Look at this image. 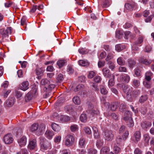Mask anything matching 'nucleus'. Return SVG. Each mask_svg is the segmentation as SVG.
Masks as SVG:
<instances>
[{
  "label": "nucleus",
  "mask_w": 154,
  "mask_h": 154,
  "mask_svg": "<svg viewBox=\"0 0 154 154\" xmlns=\"http://www.w3.org/2000/svg\"><path fill=\"white\" fill-rule=\"evenodd\" d=\"M41 149L42 151H45L50 149L51 148V144L50 142L43 137L39 138Z\"/></svg>",
  "instance_id": "f257e3e1"
},
{
  "label": "nucleus",
  "mask_w": 154,
  "mask_h": 154,
  "mask_svg": "<svg viewBox=\"0 0 154 154\" xmlns=\"http://www.w3.org/2000/svg\"><path fill=\"white\" fill-rule=\"evenodd\" d=\"M88 109L87 110V112L88 114L90 115L89 116L90 117L93 116L96 114L98 115L99 113V112L98 110H94L93 109L94 106L91 103L88 102Z\"/></svg>",
  "instance_id": "f03ea898"
},
{
  "label": "nucleus",
  "mask_w": 154,
  "mask_h": 154,
  "mask_svg": "<svg viewBox=\"0 0 154 154\" xmlns=\"http://www.w3.org/2000/svg\"><path fill=\"white\" fill-rule=\"evenodd\" d=\"M74 138L72 135H67L65 138V145L67 147L72 146L74 142Z\"/></svg>",
  "instance_id": "7ed1b4c3"
},
{
  "label": "nucleus",
  "mask_w": 154,
  "mask_h": 154,
  "mask_svg": "<svg viewBox=\"0 0 154 154\" xmlns=\"http://www.w3.org/2000/svg\"><path fill=\"white\" fill-rule=\"evenodd\" d=\"M12 32V29L11 27H7L6 29H0V33L3 37L8 36L9 34H11Z\"/></svg>",
  "instance_id": "20e7f679"
},
{
  "label": "nucleus",
  "mask_w": 154,
  "mask_h": 154,
  "mask_svg": "<svg viewBox=\"0 0 154 154\" xmlns=\"http://www.w3.org/2000/svg\"><path fill=\"white\" fill-rule=\"evenodd\" d=\"M114 135L112 131L110 130H106L104 132V137L105 140L107 141L112 140Z\"/></svg>",
  "instance_id": "39448f33"
},
{
  "label": "nucleus",
  "mask_w": 154,
  "mask_h": 154,
  "mask_svg": "<svg viewBox=\"0 0 154 154\" xmlns=\"http://www.w3.org/2000/svg\"><path fill=\"white\" fill-rule=\"evenodd\" d=\"M44 70L42 67H38L36 66V68L35 70V74L37 75V78L38 79H40L42 77L43 75Z\"/></svg>",
  "instance_id": "423d86ee"
},
{
  "label": "nucleus",
  "mask_w": 154,
  "mask_h": 154,
  "mask_svg": "<svg viewBox=\"0 0 154 154\" xmlns=\"http://www.w3.org/2000/svg\"><path fill=\"white\" fill-rule=\"evenodd\" d=\"M125 6L127 10L131 11L137 8V5L134 2H132L125 4Z\"/></svg>",
  "instance_id": "0eeeda50"
},
{
  "label": "nucleus",
  "mask_w": 154,
  "mask_h": 154,
  "mask_svg": "<svg viewBox=\"0 0 154 154\" xmlns=\"http://www.w3.org/2000/svg\"><path fill=\"white\" fill-rule=\"evenodd\" d=\"M3 140L5 144H9L12 143L13 139L12 135L8 134L5 135L3 138Z\"/></svg>",
  "instance_id": "6e6552de"
},
{
  "label": "nucleus",
  "mask_w": 154,
  "mask_h": 154,
  "mask_svg": "<svg viewBox=\"0 0 154 154\" xmlns=\"http://www.w3.org/2000/svg\"><path fill=\"white\" fill-rule=\"evenodd\" d=\"M15 100V99L14 97L9 98L5 102V105L7 107H11L14 104Z\"/></svg>",
  "instance_id": "1a4fd4ad"
},
{
  "label": "nucleus",
  "mask_w": 154,
  "mask_h": 154,
  "mask_svg": "<svg viewBox=\"0 0 154 154\" xmlns=\"http://www.w3.org/2000/svg\"><path fill=\"white\" fill-rule=\"evenodd\" d=\"M125 140L123 138H122L121 136H118L116 139V145L119 146H123L124 144V141Z\"/></svg>",
  "instance_id": "9d476101"
},
{
  "label": "nucleus",
  "mask_w": 154,
  "mask_h": 154,
  "mask_svg": "<svg viewBox=\"0 0 154 154\" xmlns=\"http://www.w3.org/2000/svg\"><path fill=\"white\" fill-rule=\"evenodd\" d=\"M103 75L106 78H109L111 76V73L109 69L106 67L103 68L102 69Z\"/></svg>",
  "instance_id": "9b49d317"
},
{
  "label": "nucleus",
  "mask_w": 154,
  "mask_h": 154,
  "mask_svg": "<svg viewBox=\"0 0 154 154\" xmlns=\"http://www.w3.org/2000/svg\"><path fill=\"white\" fill-rule=\"evenodd\" d=\"M29 84L28 81L23 82L20 86V89L23 91H26L29 88Z\"/></svg>",
  "instance_id": "f8f14e48"
},
{
  "label": "nucleus",
  "mask_w": 154,
  "mask_h": 154,
  "mask_svg": "<svg viewBox=\"0 0 154 154\" xmlns=\"http://www.w3.org/2000/svg\"><path fill=\"white\" fill-rule=\"evenodd\" d=\"M17 141L20 146H24L26 144V138L25 136H23L20 139L18 140Z\"/></svg>",
  "instance_id": "ddd939ff"
},
{
  "label": "nucleus",
  "mask_w": 154,
  "mask_h": 154,
  "mask_svg": "<svg viewBox=\"0 0 154 154\" xmlns=\"http://www.w3.org/2000/svg\"><path fill=\"white\" fill-rule=\"evenodd\" d=\"M123 90L127 95H129V94H131L133 88L127 85L124 86L123 88Z\"/></svg>",
  "instance_id": "4468645a"
},
{
  "label": "nucleus",
  "mask_w": 154,
  "mask_h": 154,
  "mask_svg": "<svg viewBox=\"0 0 154 154\" xmlns=\"http://www.w3.org/2000/svg\"><path fill=\"white\" fill-rule=\"evenodd\" d=\"M152 123L149 122L145 121L143 122L141 125L142 128L144 129H146L148 128L149 127L151 126Z\"/></svg>",
  "instance_id": "2eb2a0df"
},
{
  "label": "nucleus",
  "mask_w": 154,
  "mask_h": 154,
  "mask_svg": "<svg viewBox=\"0 0 154 154\" xmlns=\"http://www.w3.org/2000/svg\"><path fill=\"white\" fill-rule=\"evenodd\" d=\"M67 61L65 60L60 59L57 63L59 68H60L66 65Z\"/></svg>",
  "instance_id": "dca6fc26"
},
{
  "label": "nucleus",
  "mask_w": 154,
  "mask_h": 154,
  "mask_svg": "<svg viewBox=\"0 0 154 154\" xmlns=\"http://www.w3.org/2000/svg\"><path fill=\"white\" fill-rule=\"evenodd\" d=\"M36 146V141L33 140L30 141L28 145V147L31 150L34 149Z\"/></svg>",
  "instance_id": "f3484780"
},
{
  "label": "nucleus",
  "mask_w": 154,
  "mask_h": 154,
  "mask_svg": "<svg viewBox=\"0 0 154 154\" xmlns=\"http://www.w3.org/2000/svg\"><path fill=\"white\" fill-rule=\"evenodd\" d=\"M45 135L47 138L49 140H51L54 134L52 131L47 130L46 131Z\"/></svg>",
  "instance_id": "a211bd4d"
},
{
  "label": "nucleus",
  "mask_w": 154,
  "mask_h": 154,
  "mask_svg": "<svg viewBox=\"0 0 154 154\" xmlns=\"http://www.w3.org/2000/svg\"><path fill=\"white\" fill-rule=\"evenodd\" d=\"M78 63L79 65L87 67L89 65V63L86 60H79L78 61Z\"/></svg>",
  "instance_id": "6ab92c4d"
},
{
  "label": "nucleus",
  "mask_w": 154,
  "mask_h": 154,
  "mask_svg": "<svg viewBox=\"0 0 154 154\" xmlns=\"http://www.w3.org/2000/svg\"><path fill=\"white\" fill-rule=\"evenodd\" d=\"M38 86L36 85H34L33 87L32 88L31 91H29L32 92V94L35 97L38 94Z\"/></svg>",
  "instance_id": "aec40b11"
},
{
  "label": "nucleus",
  "mask_w": 154,
  "mask_h": 154,
  "mask_svg": "<svg viewBox=\"0 0 154 154\" xmlns=\"http://www.w3.org/2000/svg\"><path fill=\"white\" fill-rule=\"evenodd\" d=\"M32 97H35L32 94V92H29L26 95L25 97V100L26 102H28L32 99Z\"/></svg>",
  "instance_id": "412c9836"
},
{
  "label": "nucleus",
  "mask_w": 154,
  "mask_h": 154,
  "mask_svg": "<svg viewBox=\"0 0 154 154\" xmlns=\"http://www.w3.org/2000/svg\"><path fill=\"white\" fill-rule=\"evenodd\" d=\"M119 105V104L118 102H115L112 103L109 106L112 111H114L118 108Z\"/></svg>",
  "instance_id": "4be33fe9"
},
{
  "label": "nucleus",
  "mask_w": 154,
  "mask_h": 154,
  "mask_svg": "<svg viewBox=\"0 0 154 154\" xmlns=\"http://www.w3.org/2000/svg\"><path fill=\"white\" fill-rule=\"evenodd\" d=\"M153 75L152 73L151 72H147L145 74V79L147 81H149L151 79V77Z\"/></svg>",
  "instance_id": "5701e85b"
},
{
  "label": "nucleus",
  "mask_w": 154,
  "mask_h": 154,
  "mask_svg": "<svg viewBox=\"0 0 154 154\" xmlns=\"http://www.w3.org/2000/svg\"><path fill=\"white\" fill-rule=\"evenodd\" d=\"M141 134L140 131H136L134 134V136L137 141L140 140L141 137Z\"/></svg>",
  "instance_id": "b1692460"
},
{
  "label": "nucleus",
  "mask_w": 154,
  "mask_h": 154,
  "mask_svg": "<svg viewBox=\"0 0 154 154\" xmlns=\"http://www.w3.org/2000/svg\"><path fill=\"white\" fill-rule=\"evenodd\" d=\"M139 110V111L143 115L146 114L147 111V108L144 106L140 107Z\"/></svg>",
  "instance_id": "393cba45"
},
{
  "label": "nucleus",
  "mask_w": 154,
  "mask_h": 154,
  "mask_svg": "<svg viewBox=\"0 0 154 154\" xmlns=\"http://www.w3.org/2000/svg\"><path fill=\"white\" fill-rule=\"evenodd\" d=\"M121 78L124 82L127 83L129 82L130 79V76L127 75H122Z\"/></svg>",
  "instance_id": "a878e982"
},
{
  "label": "nucleus",
  "mask_w": 154,
  "mask_h": 154,
  "mask_svg": "<svg viewBox=\"0 0 154 154\" xmlns=\"http://www.w3.org/2000/svg\"><path fill=\"white\" fill-rule=\"evenodd\" d=\"M148 97L146 95H142L140 97L139 101L140 103H142L146 101L148 99Z\"/></svg>",
  "instance_id": "bb28decb"
},
{
  "label": "nucleus",
  "mask_w": 154,
  "mask_h": 154,
  "mask_svg": "<svg viewBox=\"0 0 154 154\" xmlns=\"http://www.w3.org/2000/svg\"><path fill=\"white\" fill-rule=\"evenodd\" d=\"M123 32L121 30H118L116 32V36L117 38H120L123 36Z\"/></svg>",
  "instance_id": "cd10ccee"
},
{
  "label": "nucleus",
  "mask_w": 154,
  "mask_h": 154,
  "mask_svg": "<svg viewBox=\"0 0 154 154\" xmlns=\"http://www.w3.org/2000/svg\"><path fill=\"white\" fill-rule=\"evenodd\" d=\"M51 128L52 129L55 131H58L60 129V126L57 124L54 123L51 125Z\"/></svg>",
  "instance_id": "c85d7f7f"
},
{
  "label": "nucleus",
  "mask_w": 154,
  "mask_h": 154,
  "mask_svg": "<svg viewBox=\"0 0 154 154\" xmlns=\"http://www.w3.org/2000/svg\"><path fill=\"white\" fill-rule=\"evenodd\" d=\"M97 150L93 148H89L87 150L88 154H97Z\"/></svg>",
  "instance_id": "c756f323"
},
{
  "label": "nucleus",
  "mask_w": 154,
  "mask_h": 154,
  "mask_svg": "<svg viewBox=\"0 0 154 154\" xmlns=\"http://www.w3.org/2000/svg\"><path fill=\"white\" fill-rule=\"evenodd\" d=\"M73 101L76 105H79L81 103V100L77 96L74 97L72 99Z\"/></svg>",
  "instance_id": "7c9ffc66"
},
{
  "label": "nucleus",
  "mask_w": 154,
  "mask_h": 154,
  "mask_svg": "<svg viewBox=\"0 0 154 154\" xmlns=\"http://www.w3.org/2000/svg\"><path fill=\"white\" fill-rule=\"evenodd\" d=\"M132 85L135 88H137L140 85V83L139 80L134 79L132 81Z\"/></svg>",
  "instance_id": "2f4dec72"
},
{
  "label": "nucleus",
  "mask_w": 154,
  "mask_h": 154,
  "mask_svg": "<svg viewBox=\"0 0 154 154\" xmlns=\"http://www.w3.org/2000/svg\"><path fill=\"white\" fill-rule=\"evenodd\" d=\"M92 129L94 132V138H98L99 137V134L97 128L95 127H93Z\"/></svg>",
  "instance_id": "473e14b6"
},
{
  "label": "nucleus",
  "mask_w": 154,
  "mask_h": 154,
  "mask_svg": "<svg viewBox=\"0 0 154 154\" xmlns=\"http://www.w3.org/2000/svg\"><path fill=\"white\" fill-rule=\"evenodd\" d=\"M100 93L101 94L105 95L108 93V91L105 86L103 85L102 86H100Z\"/></svg>",
  "instance_id": "72a5a7b5"
},
{
  "label": "nucleus",
  "mask_w": 154,
  "mask_h": 154,
  "mask_svg": "<svg viewBox=\"0 0 154 154\" xmlns=\"http://www.w3.org/2000/svg\"><path fill=\"white\" fill-rule=\"evenodd\" d=\"M109 150L107 147H103L100 150V154H108Z\"/></svg>",
  "instance_id": "f704fd0d"
},
{
  "label": "nucleus",
  "mask_w": 154,
  "mask_h": 154,
  "mask_svg": "<svg viewBox=\"0 0 154 154\" xmlns=\"http://www.w3.org/2000/svg\"><path fill=\"white\" fill-rule=\"evenodd\" d=\"M128 63L129 67L133 68L135 65L136 63L134 60L130 59L128 60Z\"/></svg>",
  "instance_id": "c9c22d12"
},
{
  "label": "nucleus",
  "mask_w": 154,
  "mask_h": 154,
  "mask_svg": "<svg viewBox=\"0 0 154 154\" xmlns=\"http://www.w3.org/2000/svg\"><path fill=\"white\" fill-rule=\"evenodd\" d=\"M60 120L63 122H67L70 120V118L69 116H62L60 118Z\"/></svg>",
  "instance_id": "e433bc0d"
},
{
  "label": "nucleus",
  "mask_w": 154,
  "mask_h": 154,
  "mask_svg": "<svg viewBox=\"0 0 154 154\" xmlns=\"http://www.w3.org/2000/svg\"><path fill=\"white\" fill-rule=\"evenodd\" d=\"M107 64L109 68L112 70H113L115 67V64L111 61H109L107 63Z\"/></svg>",
  "instance_id": "4c0bfd02"
},
{
  "label": "nucleus",
  "mask_w": 154,
  "mask_h": 154,
  "mask_svg": "<svg viewBox=\"0 0 154 154\" xmlns=\"http://www.w3.org/2000/svg\"><path fill=\"white\" fill-rule=\"evenodd\" d=\"M50 82L46 79H44L42 80L41 84L42 85H48L50 84Z\"/></svg>",
  "instance_id": "58836bf2"
},
{
  "label": "nucleus",
  "mask_w": 154,
  "mask_h": 154,
  "mask_svg": "<svg viewBox=\"0 0 154 154\" xmlns=\"http://www.w3.org/2000/svg\"><path fill=\"white\" fill-rule=\"evenodd\" d=\"M87 117L86 114H82L80 117V120L82 122H85L87 121Z\"/></svg>",
  "instance_id": "ea45409f"
},
{
  "label": "nucleus",
  "mask_w": 154,
  "mask_h": 154,
  "mask_svg": "<svg viewBox=\"0 0 154 154\" xmlns=\"http://www.w3.org/2000/svg\"><path fill=\"white\" fill-rule=\"evenodd\" d=\"M57 82H62L63 79V74L60 73L57 75L56 78Z\"/></svg>",
  "instance_id": "a19ab883"
},
{
  "label": "nucleus",
  "mask_w": 154,
  "mask_h": 154,
  "mask_svg": "<svg viewBox=\"0 0 154 154\" xmlns=\"http://www.w3.org/2000/svg\"><path fill=\"white\" fill-rule=\"evenodd\" d=\"M152 60H148L146 59H143L140 60V62L143 64L146 65H148L152 63Z\"/></svg>",
  "instance_id": "79ce46f5"
},
{
  "label": "nucleus",
  "mask_w": 154,
  "mask_h": 154,
  "mask_svg": "<svg viewBox=\"0 0 154 154\" xmlns=\"http://www.w3.org/2000/svg\"><path fill=\"white\" fill-rule=\"evenodd\" d=\"M85 143V140L83 138H81L79 142V145L80 147H83Z\"/></svg>",
  "instance_id": "37998d69"
},
{
  "label": "nucleus",
  "mask_w": 154,
  "mask_h": 154,
  "mask_svg": "<svg viewBox=\"0 0 154 154\" xmlns=\"http://www.w3.org/2000/svg\"><path fill=\"white\" fill-rule=\"evenodd\" d=\"M114 151L115 153L117 154L120 152V148L118 145L115 143L113 148Z\"/></svg>",
  "instance_id": "c03bdc74"
},
{
  "label": "nucleus",
  "mask_w": 154,
  "mask_h": 154,
  "mask_svg": "<svg viewBox=\"0 0 154 154\" xmlns=\"http://www.w3.org/2000/svg\"><path fill=\"white\" fill-rule=\"evenodd\" d=\"M126 108V105L125 103H122L121 104L119 107V110L120 112H123L125 110Z\"/></svg>",
  "instance_id": "a18cd8bd"
},
{
  "label": "nucleus",
  "mask_w": 154,
  "mask_h": 154,
  "mask_svg": "<svg viewBox=\"0 0 154 154\" xmlns=\"http://www.w3.org/2000/svg\"><path fill=\"white\" fill-rule=\"evenodd\" d=\"M114 75L112 76V78L110 79L108 82V86H113L114 84Z\"/></svg>",
  "instance_id": "49530a36"
},
{
  "label": "nucleus",
  "mask_w": 154,
  "mask_h": 154,
  "mask_svg": "<svg viewBox=\"0 0 154 154\" xmlns=\"http://www.w3.org/2000/svg\"><path fill=\"white\" fill-rule=\"evenodd\" d=\"M38 128V125L37 124H34L31 126V130L32 131H36Z\"/></svg>",
  "instance_id": "de8ad7c7"
},
{
  "label": "nucleus",
  "mask_w": 154,
  "mask_h": 154,
  "mask_svg": "<svg viewBox=\"0 0 154 154\" xmlns=\"http://www.w3.org/2000/svg\"><path fill=\"white\" fill-rule=\"evenodd\" d=\"M78 51L82 54H86L88 52V51L87 49H79Z\"/></svg>",
  "instance_id": "09e8293b"
},
{
  "label": "nucleus",
  "mask_w": 154,
  "mask_h": 154,
  "mask_svg": "<svg viewBox=\"0 0 154 154\" xmlns=\"http://www.w3.org/2000/svg\"><path fill=\"white\" fill-rule=\"evenodd\" d=\"M55 87V85L54 84H50L48 86L47 88L45 87L44 90V91H46L47 90H51L54 89Z\"/></svg>",
  "instance_id": "8fccbe9b"
},
{
  "label": "nucleus",
  "mask_w": 154,
  "mask_h": 154,
  "mask_svg": "<svg viewBox=\"0 0 154 154\" xmlns=\"http://www.w3.org/2000/svg\"><path fill=\"white\" fill-rule=\"evenodd\" d=\"M70 128L71 131L72 132H74L78 130V127L77 125H71Z\"/></svg>",
  "instance_id": "3c124183"
},
{
  "label": "nucleus",
  "mask_w": 154,
  "mask_h": 154,
  "mask_svg": "<svg viewBox=\"0 0 154 154\" xmlns=\"http://www.w3.org/2000/svg\"><path fill=\"white\" fill-rule=\"evenodd\" d=\"M96 75L95 73L93 71H90L88 72V77L89 79H92Z\"/></svg>",
  "instance_id": "603ef678"
},
{
  "label": "nucleus",
  "mask_w": 154,
  "mask_h": 154,
  "mask_svg": "<svg viewBox=\"0 0 154 154\" xmlns=\"http://www.w3.org/2000/svg\"><path fill=\"white\" fill-rule=\"evenodd\" d=\"M144 85L147 88H150L151 87V83L149 81H144L143 83Z\"/></svg>",
  "instance_id": "864d4df0"
},
{
  "label": "nucleus",
  "mask_w": 154,
  "mask_h": 154,
  "mask_svg": "<svg viewBox=\"0 0 154 154\" xmlns=\"http://www.w3.org/2000/svg\"><path fill=\"white\" fill-rule=\"evenodd\" d=\"M84 86L82 84H79L74 89V91L75 92L81 90V89H83L84 88Z\"/></svg>",
  "instance_id": "5fc2aeb1"
},
{
  "label": "nucleus",
  "mask_w": 154,
  "mask_h": 154,
  "mask_svg": "<svg viewBox=\"0 0 154 154\" xmlns=\"http://www.w3.org/2000/svg\"><path fill=\"white\" fill-rule=\"evenodd\" d=\"M143 139L145 142L147 143H148L150 139L149 135L148 134H145L144 135Z\"/></svg>",
  "instance_id": "6e6d98bb"
},
{
  "label": "nucleus",
  "mask_w": 154,
  "mask_h": 154,
  "mask_svg": "<svg viewBox=\"0 0 154 154\" xmlns=\"http://www.w3.org/2000/svg\"><path fill=\"white\" fill-rule=\"evenodd\" d=\"M118 63L120 65H123L125 64V62L122 60V58L121 57H119L117 60Z\"/></svg>",
  "instance_id": "4d7b16f0"
},
{
  "label": "nucleus",
  "mask_w": 154,
  "mask_h": 154,
  "mask_svg": "<svg viewBox=\"0 0 154 154\" xmlns=\"http://www.w3.org/2000/svg\"><path fill=\"white\" fill-rule=\"evenodd\" d=\"M101 80V77L99 76H96L94 79V80L95 82L97 83L100 82Z\"/></svg>",
  "instance_id": "13d9d810"
},
{
  "label": "nucleus",
  "mask_w": 154,
  "mask_h": 154,
  "mask_svg": "<svg viewBox=\"0 0 154 154\" xmlns=\"http://www.w3.org/2000/svg\"><path fill=\"white\" fill-rule=\"evenodd\" d=\"M67 71L69 74L73 73L74 71V70L72 68V66L70 65L68 66Z\"/></svg>",
  "instance_id": "bf43d9fd"
},
{
  "label": "nucleus",
  "mask_w": 154,
  "mask_h": 154,
  "mask_svg": "<svg viewBox=\"0 0 154 154\" xmlns=\"http://www.w3.org/2000/svg\"><path fill=\"white\" fill-rule=\"evenodd\" d=\"M26 17H23L21 20V24L22 26H24L26 24Z\"/></svg>",
  "instance_id": "052dcab7"
},
{
  "label": "nucleus",
  "mask_w": 154,
  "mask_h": 154,
  "mask_svg": "<svg viewBox=\"0 0 154 154\" xmlns=\"http://www.w3.org/2000/svg\"><path fill=\"white\" fill-rule=\"evenodd\" d=\"M45 128V127L44 124H42L41 125L39 129L40 132L38 133V134L40 135L41 134L42 132L44 130Z\"/></svg>",
  "instance_id": "680f3d73"
},
{
  "label": "nucleus",
  "mask_w": 154,
  "mask_h": 154,
  "mask_svg": "<svg viewBox=\"0 0 154 154\" xmlns=\"http://www.w3.org/2000/svg\"><path fill=\"white\" fill-rule=\"evenodd\" d=\"M61 140V137L60 136H56L54 138V142L56 143H59Z\"/></svg>",
  "instance_id": "e2e57ef3"
},
{
  "label": "nucleus",
  "mask_w": 154,
  "mask_h": 154,
  "mask_svg": "<svg viewBox=\"0 0 154 154\" xmlns=\"http://www.w3.org/2000/svg\"><path fill=\"white\" fill-rule=\"evenodd\" d=\"M103 144V142L102 140H98L97 141L96 145L97 147H100Z\"/></svg>",
  "instance_id": "0e129e2a"
},
{
  "label": "nucleus",
  "mask_w": 154,
  "mask_h": 154,
  "mask_svg": "<svg viewBox=\"0 0 154 154\" xmlns=\"http://www.w3.org/2000/svg\"><path fill=\"white\" fill-rule=\"evenodd\" d=\"M126 47V45L124 44H119L116 45L115 48H125Z\"/></svg>",
  "instance_id": "69168bd1"
},
{
  "label": "nucleus",
  "mask_w": 154,
  "mask_h": 154,
  "mask_svg": "<svg viewBox=\"0 0 154 154\" xmlns=\"http://www.w3.org/2000/svg\"><path fill=\"white\" fill-rule=\"evenodd\" d=\"M140 93L139 91H133L132 90L131 95L132 96L136 97Z\"/></svg>",
  "instance_id": "338daca9"
},
{
  "label": "nucleus",
  "mask_w": 154,
  "mask_h": 154,
  "mask_svg": "<svg viewBox=\"0 0 154 154\" xmlns=\"http://www.w3.org/2000/svg\"><path fill=\"white\" fill-rule=\"evenodd\" d=\"M134 154H142V152L138 148H136L134 151Z\"/></svg>",
  "instance_id": "774afa93"
}]
</instances>
